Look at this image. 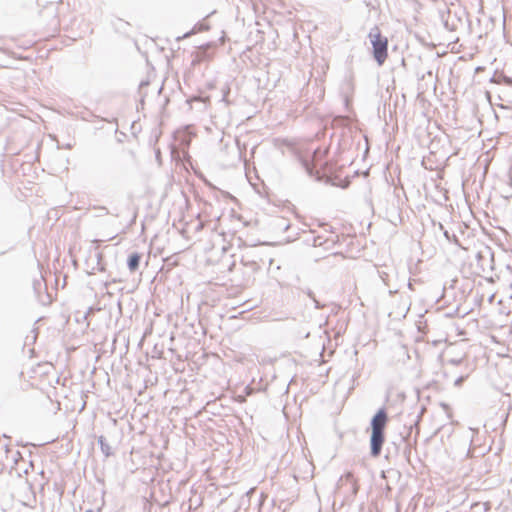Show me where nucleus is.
I'll return each instance as SVG.
<instances>
[{"instance_id": "f257e3e1", "label": "nucleus", "mask_w": 512, "mask_h": 512, "mask_svg": "<svg viewBox=\"0 0 512 512\" xmlns=\"http://www.w3.org/2000/svg\"><path fill=\"white\" fill-rule=\"evenodd\" d=\"M368 38L370 39V42L373 47V56L378 65H383L385 62L388 53V40L386 37L381 35L380 29L375 26L373 27L369 34Z\"/></svg>"}, {"instance_id": "f03ea898", "label": "nucleus", "mask_w": 512, "mask_h": 512, "mask_svg": "<svg viewBox=\"0 0 512 512\" xmlns=\"http://www.w3.org/2000/svg\"><path fill=\"white\" fill-rule=\"evenodd\" d=\"M476 272L488 275L494 271V253L488 246L481 247L475 254Z\"/></svg>"}, {"instance_id": "7ed1b4c3", "label": "nucleus", "mask_w": 512, "mask_h": 512, "mask_svg": "<svg viewBox=\"0 0 512 512\" xmlns=\"http://www.w3.org/2000/svg\"><path fill=\"white\" fill-rule=\"evenodd\" d=\"M371 454L377 457L381 453L382 445L384 443V432L372 431L371 433Z\"/></svg>"}, {"instance_id": "20e7f679", "label": "nucleus", "mask_w": 512, "mask_h": 512, "mask_svg": "<svg viewBox=\"0 0 512 512\" xmlns=\"http://www.w3.org/2000/svg\"><path fill=\"white\" fill-rule=\"evenodd\" d=\"M387 414L384 409H380L372 418L371 427L372 431L384 432L387 423Z\"/></svg>"}, {"instance_id": "39448f33", "label": "nucleus", "mask_w": 512, "mask_h": 512, "mask_svg": "<svg viewBox=\"0 0 512 512\" xmlns=\"http://www.w3.org/2000/svg\"><path fill=\"white\" fill-rule=\"evenodd\" d=\"M241 262L244 266L249 267L253 272L260 269V264L253 251L246 252V254L242 256Z\"/></svg>"}, {"instance_id": "423d86ee", "label": "nucleus", "mask_w": 512, "mask_h": 512, "mask_svg": "<svg viewBox=\"0 0 512 512\" xmlns=\"http://www.w3.org/2000/svg\"><path fill=\"white\" fill-rule=\"evenodd\" d=\"M141 258H142L141 254H139L137 252L132 253L128 257L127 265L131 272H135L136 270H138Z\"/></svg>"}, {"instance_id": "0eeeda50", "label": "nucleus", "mask_w": 512, "mask_h": 512, "mask_svg": "<svg viewBox=\"0 0 512 512\" xmlns=\"http://www.w3.org/2000/svg\"><path fill=\"white\" fill-rule=\"evenodd\" d=\"M98 444L100 445L102 453L106 457H109L110 455H112V449H111L110 445L106 442V439L104 436L98 437Z\"/></svg>"}, {"instance_id": "6e6552de", "label": "nucleus", "mask_w": 512, "mask_h": 512, "mask_svg": "<svg viewBox=\"0 0 512 512\" xmlns=\"http://www.w3.org/2000/svg\"><path fill=\"white\" fill-rule=\"evenodd\" d=\"M331 243V244H334V240H329V239H323L322 236H316L314 237L313 239V246L314 247H320V246H323L325 244H328V243Z\"/></svg>"}, {"instance_id": "1a4fd4ad", "label": "nucleus", "mask_w": 512, "mask_h": 512, "mask_svg": "<svg viewBox=\"0 0 512 512\" xmlns=\"http://www.w3.org/2000/svg\"><path fill=\"white\" fill-rule=\"evenodd\" d=\"M259 512H282L278 506L262 507Z\"/></svg>"}, {"instance_id": "9d476101", "label": "nucleus", "mask_w": 512, "mask_h": 512, "mask_svg": "<svg viewBox=\"0 0 512 512\" xmlns=\"http://www.w3.org/2000/svg\"><path fill=\"white\" fill-rule=\"evenodd\" d=\"M344 479L350 483H352L353 485H355V480H354V476L352 473H347L345 476H344Z\"/></svg>"}, {"instance_id": "9b49d317", "label": "nucleus", "mask_w": 512, "mask_h": 512, "mask_svg": "<svg viewBox=\"0 0 512 512\" xmlns=\"http://www.w3.org/2000/svg\"><path fill=\"white\" fill-rule=\"evenodd\" d=\"M464 379H465V377H463V376H461V377L457 378V379L455 380V382H454V385H455L456 387H459V386L462 384V382L464 381Z\"/></svg>"}, {"instance_id": "f8f14e48", "label": "nucleus", "mask_w": 512, "mask_h": 512, "mask_svg": "<svg viewBox=\"0 0 512 512\" xmlns=\"http://www.w3.org/2000/svg\"><path fill=\"white\" fill-rule=\"evenodd\" d=\"M308 295H309V297H310V298H312V299H313V301L315 302V304H316V308H319V307H320L319 302L314 298L313 293H312V292H309V294H308Z\"/></svg>"}, {"instance_id": "ddd939ff", "label": "nucleus", "mask_w": 512, "mask_h": 512, "mask_svg": "<svg viewBox=\"0 0 512 512\" xmlns=\"http://www.w3.org/2000/svg\"><path fill=\"white\" fill-rule=\"evenodd\" d=\"M228 93H229V89H227V90H224V93H223V98H222V100H223V101H225V102H227V99H226V98H227V95H228Z\"/></svg>"}, {"instance_id": "4468645a", "label": "nucleus", "mask_w": 512, "mask_h": 512, "mask_svg": "<svg viewBox=\"0 0 512 512\" xmlns=\"http://www.w3.org/2000/svg\"><path fill=\"white\" fill-rule=\"evenodd\" d=\"M306 170H307L310 174L312 173V172H311V170H310V168H309L308 166L306 167Z\"/></svg>"}, {"instance_id": "2eb2a0df", "label": "nucleus", "mask_w": 512, "mask_h": 512, "mask_svg": "<svg viewBox=\"0 0 512 512\" xmlns=\"http://www.w3.org/2000/svg\"><path fill=\"white\" fill-rule=\"evenodd\" d=\"M192 33H186L183 37H188L189 35H191Z\"/></svg>"}, {"instance_id": "dca6fc26", "label": "nucleus", "mask_w": 512, "mask_h": 512, "mask_svg": "<svg viewBox=\"0 0 512 512\" xmlns=\"http://www.w3.org/2000/svg\"><path fill=\"white\" fill-rule=\"evenodd\" d=\"M85 512H93V511L89 509V510H86Z\"/></svg>"}]
</instances>
